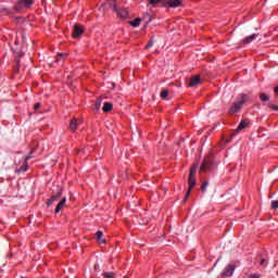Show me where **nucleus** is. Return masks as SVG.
Masks as SVG:
<instances>
[{"mask_svg":"<svg viewBox=\"0 0 278 278\" xmlns=\"http://www.w3.org/2000/svg\"><path fill=\"white\" fill-rule=\"evenodd\" d=\"M34 4V0H18L14 4V10L18 13H23Z\"/></svg>","mask_w":278,"mask_h":278,"instance_id":"nucleus-3","label":"nucleus"},{"mask_svg":"<svg viewBox=\"0 0 278 278\" xmlns=\"http://www.w3.org/2000/svg\"><path fill=\"white\" fill-rule=\"evenodd\" d=\"M154 45V41L153 40H150L148 41V43L146 45L144 49H151V47H153Z\"/></svg>","mask_w":278,"mask_h":278,"instance_id":"nucleus-25","label":"nucleus"},{"mask_svg":"<svg viewBox=\"0 0 278 278\" xmlns=\"http://www.w3.org/2000/svg\"><path fill=\"white\" fill-rule=\"evenodd\" d=\"M268 108L274 110V111H278L277 104H268Z\"/></svg>","mask_w":278,"mask_h":278,"instance_id":"nucleus-28","label":"nucleus"},{"mask_svg":"<svg viewBox=\"0 0 278 278\" xmlns=\"http://www.w3.org/2000/svg\"><path fill=\"white\" fill-rule=\"evenodd\" d=\"M248 125H249V122L247 119L241 121L240 125L236 129V132L243 130L244 128L248 127Z\"/></svg>","mask_w":278,"mask_h":278,"instance_id":"nucleus-17","label":"nucleus"},{"mask_svg":"<svg viewBox=\"0 0 278 278\" xmlns=\"http://www.w3.org/2000/svg\"><path fill=\"white\" fill-rule=\"evenodd\" d=\"M184 3V0H165V4L169 8H178L181 7Z\"/></svg>","mask_w":278,"mask_h":278,"instance_id":"nucleus-8","label":"nucleus"},{"mask_svg":"<svg viewBox=\"0 0 278 278\" xmlns=\"http://www.w3.org/2000/svg\"><path fill=\"white\" fill-rule=\"evenodd\" d=\"M31 157H33V151L28 154V156H26L24 165H22L20 169H17L18 173H26L28 170L27 161L31 160Z\"/></svg>","mask_w":278,"mask_h":278,"instance_id":"nucleus-9","label":"nucleus"},{"mask_svg":"<svg viewBox=\"0 0 278 278\" xmlns=\"http://www.w3.org/2000/svg\"><path fill=\"white\" fill-rule=\"evenodd\" d=\"M197 165H192L189 172V178H188V190L186 193V197L184 199V202H187L188 198L190 197V193L192 192V189L197 186Z\"/></svg>","mask_w":278,"mask_h":278,"instance_id":"nucleus-1","label":"nucleus"},{"mask_svg":"<svg viewBox=\"0 0 278 278\" xmlns=\"http://www.w3.org/2000/svg\"><path fill=\"white\" fill-rule=\"evenodd\" d=\"M274 92L278 96V86L274 87Z\"/></svg>","mask_w":278,"mask_h":278,"instance_id":"nucleus-32","label":"nucleus"},{"mask_svg":"<svg viewBox=\"0 0 278 278\" xmlns=\"http://www.w3.org/2000/svg\"><path fill=\"white\" fill-rule=\"evenodd\" d=\"M161 0H149V3L152 5L159 4Z\"/></svg>","mask_w":278,"mask_h":278,"instance_id":"nucleus-27","label":"nucleus"},{"mask_svg":"<svg viewBox=\"0 0 278 278\" xmlns=\"http://www.w3.org/2000/svg\"><path fill=\"white\" fill-rule=\"evenodd\" d=\"M68 54L67 53H58L56 55V63L61 61V59H67Z\"/></svg>","mask_w":278,"mask_h":278,"instance_id":"nucleus-21","label":"nucleus"},{"mask_svg":"<svg viewBox=\"0 0 278 278\" xmlns=\"http://www.w3.org/2000/svg\"><path fill=\"white\" fill-rule=\"evenodd\" d=\"M144 17H148V21H147V23H150L152 20L150 18V15L149 14H147Z\"/></svg>","mask_w":278,"mask_h":278,"instance_id":"nucleus-33","label":"nucleus"},{"mask_svg":"<svg viewBox=\"0 0 278 278\" xmlns=\"http://www.w3.org/2000/svg\"><path fill=\"white\" fill-rule=\"evenodd\" d=\"M110 7L113 8V10L117 13V15L121 17V18H126L128 16V11L126 9H121L118 10L116 4H115V0H111L109 2Z\"/></svg>","mask_w":278,"mask_h":278,"instance_id":"nucleus-5","label":"nucleus"},{"mask_svg":"<svg viewBox=\"0 0 278 278\" xmlns=\"http://www.w3.org/2000/svg\"><path fill=\"white\" fill-rule=\"evenodd\" d=\"M81 124V121L77 119V118H73L70 123V129L72 131H76L78 126Z\"/></svg>","mask_w":278,"mask_h":278,"instance_id":"nucleus-12","label":"nucleus"},{"mask_svg":"<svg viewBox=\"0 0 278 278\" xmlns=\"http://www.w3.org/2000/svg\"><path fill=\"white\" fill-rule=\"evenodd\" d=\"M66 202H67V198L66 197L62 198L61 201L56 204L54 208V213L59 214L63 210Z\"/></svg>","mask_w":278,"mask_h":278,"instance_id":"nucleus-10","label":"nucleus"},{"mask_svg":"<svg viewBox=\"0 0 278 278\" xmlns=\"http://www.w3.org/2000/svg\"><path fill=\"white\" fill-rule=\"evenodd\" d=\"M271 208L277 211L278 210V200H273L271 201Z\"/></svg>","mask_w":278,"mask_h":278,"instance_id":"nucleus-22","label":"nucleus"},{"mask_svg":"<svg viewBox=\"0 0 278 278\" xmlns=\"http://www.w3.org/2000/svg\"><path fill=\"white\" fill-rule=\"evenodd\" d=\"M227 142H230V139H228Z\"/></svg>","mask_w":278,"mask_h":278,"instance_id":"nucleus-36","label":"nucleus"},{"mask_svg":"<svg viewBox=\"0 0 278 278\" xmlns=\"http://www.w3.org/2000/svg\"><path fill=\"white\" fill-rule=\"evenodd\" d=\"M40 108H41L40 102H37V103L35 104V110L37 111V110H39Z\"/></svg>","mask_w":278,"mask_h":278,"instance_id":"nucleus-30","label":"nucleus"},{"mask_svg":"<svg viewBox=\"0 0 278 278\" xmlns=\"http://www.w3.org/2000/svg\"><path fill=\"white\" fill-rule=\"evenodd\" d=\"M81 34H84V27L79 24H76L74 26L73 37L78 38L79 36H81Z\"/></svg>","mask_w":278,"mask_h":278,"instance_id":"nucleus-11","label":"nucleus"},{"mask_svg":"<svg viewBox=\"0 0 278 278\" xmlns=\"http://www.w3.org/2000/svg\"><path fill=\"white\" fill-rule=\"evenodd\" d=\"M258 97L261 102H268L270 100V97L265 92H260Z\"/></svg>","mask_w":278,"mask_h":278,"instance_id":"nucleus-18","label":"nucleus"},{"mask_svg":"<svg viewBox=\"0 0 278 278\" xmlns=\"http://www.w3.org/2000/svg\"><path fill=\"white\" fill-rule=\"evenodd\" d=\"M250 278H260V275L253 274V275H250Z\"/></svg>","mask_w":278,"mask_h":278,"instance_id":"nucleus-31","label":"nucleus"},{"mask_svg":"<svg viewBox=\"0 0 278 278\" xmlns=\"http://www.w3.org/2000/svg\"><path fill=\"white\" fill-rule=\"evenodd\" d=\"M103 277L104 278H115V274L114 273H104Z\"/></svg>","mask_w":278,"mask_h":278,"instance_id":"nucleus-24","label":"nucleus"},{"mask_svg":"<svg viewBox=\"0 0 278 278\" xmlns=\"http://www.w3.org/2000/svg\"><path fill=\"white\" fill-rule=\"evenodd\" d=\"M112 110H113V104H112V102H104L102 111H103L104 113H109V112H111Z\"/></svg>","mask_w":278,"mask_h":278,"instance_id":"nucleus-16","label":"nucleus"},{"mask_svg":"<svg viewBox=\"0 0 278 278\" xmlns=\"http://www.w3.org/2000/svg\"><path fill=\"white\" fill-rule=\"evenodd\" d=\"M235 270H236V265L235 264L228 265L224 269V271L222 273V278H230V277H232Z\"/></svg>","mask_w":278,"mask_h":278,"instance_id":"nucleus-6","label":"nucleus"},{"mask_svg":"<svg viewBox=\"0 0 278 278\" xmlns=\"http://www.w3.org/2000/svg\"><path fill=\"white\" fill-rule=\"evenodd\" d=\"M62 198V191H58L55 194L51 195L47 201V206H51L53 203L59 202Z\"/></svg>","mask_w":278,"mask_h":278,"instance_id":"nucleus-7","label":"nucleus"},{"mask_svg":"<svg viewBox=\"0 0 278 278\" xmlns=\"http://www.w3.org/2000/svg\"><path fill=\"white\" fill-rule=\"evenodd\" d=\"M260 265L261 266H267V262L265 258H262L261 262H260Z\"/></svg>","mask_w":278,"mask_h":278,"instance_id":"nucleus-29","label":"nucleus"},{"mask_svg":"<svg viewBox=\"0 0 278 278\" xmlns=\"http://www.w3.org/2000/svg\"><path fill=\"white\" fill-rule=\"evenodd\" d=\"M201 84V80H200V76L199 75H195L193 77H191L190 81H189V87L192 88V87H197L198 85Z\"/></svg>","mask_w":278,"mask_h":278,"instance_id":"nucleus-13","label":"nucleus"},{"mask_svg":"<svg viewBox=\"0 0 278 278\" xmlns=\"http://www.w3.org/2000/svg\"><path fill=\"white\" fill-rule=\"evenodd\" d=\"M235 136V134H231V137H233Z\"/></svg>","mask_w":278,"mask_h":278,"instance_id":"nucleus-35","label":"nucleus"},{"mask_svg":"<svg viewBox=\"0 0 278 278\" xmlns=\"http://www.w3.org/2000/svg\"><path fill=\"white\" fill-rule=\"evenodd\" d=\"M141 18H137L131 22L132 27H138L140 25Z\"/></svg>","mask_w":278,"mask_h":278,"instance_id":"nucleus-23","label":"nucleus"},{"mask_svg":"<svg viewBox=\"0 0 278 278\" xmlns=\"http://www.w3.org/2000/svg\"><path fill=\"white\" fill-rule=\"evenodd\" d=\"M260 35L258 34H252L243 39V43H251L253 40H255Z\"/></svg>","mask_w":278,"mask_h":278,"instance_id":"nucleus-15","label":"nucleus"},{"mask_svg":"<svg viewBox=\"0 0 278 278\" xmlns=\"http://www.w3.org/2000/svg\"><path fill=\"white\" fill-rule=\"evenodd\" d=\"M213 166H214L213 155H207L203 160V163H202V165L200 167V172H202V173L211 172V170H213Z\"/></svg>","mask_w":278,"mask_h":278,"instance_id":"nucleus-4","label":"nucleus"},{"mask_svg":"<svg viewBox=\"0 0 278 278\" xmlns=\"http://www.w3.org/2000/svg\"><path fill=\"white\" fill-rule=\"evenodd\" d=\"M238 102H233L232 106L229 110L230 114L238 113L241 109L242 105L248 101L249 96L248 94H240L238 98Z\"/></svg>","mask_w":278,"mask_h":278,"instance_id":"nucleus-2","label":"nucleus"},{"mask_svg":"<svg viewBox=\"0 0 278 278\" xmlns=\"http://www.w3.org/2000/svg\"><path fill=\"white\" fill-rule=\"evenodd\" d=\"M168 94H169L168 89H162L160 97H161V99H167Z\"/></svg>","mask_w":278,"mask_h":278,"instance_id":"nucleus-20","label":"nucleus"},{"mask_svg":"<svg viewBox=\"0 0 278 278\" xmlns=\"http://www.w3.org/2000/svg\"><path fill=\"white\" fill-rule=\"evenodd\" d=\"M207 186H208V181H204L202 184V187H201L202 192H205Z\"/></svg>","mask_w":278,"mask_h":278,"instance_id":"nucleus-26","label":"nucleus"},{"mask_svg":"<svg viewBox=\"0 0 278 278\" xmlns=\"http://www.w3.org/2000/svg\"><path fill=\"white\" fill-rule=\"evenodd\" d=\"M101 103H102V98L101 97L97 98L94 104H92V106H91V110L93 112H98L101 108Z\"/></svg>","mask_w":278,"mask_h":278,"instance_id":"nucleus-14","label":"nucleus"},{"mask_svg":"<svg viewBox=\"0 0 278 278\" xmlns=\"http://www.w3.org/2000/svg\"><path fill=\"white\" fill-rule=\"evenodd\" d=\"M2 11L8 12L10 14V11L8 9H3Z\"/></svg>","mask_w":278,"mask_h":278,"instance_id":"nucleus-34","label":"nucleus"},{"mask_svg":"<svg viewBox=\"0 0 278 278\" xmlns=\"http://www.w3.org/2000/svg\"><path fill=\"white\" fill-rule=\"evenodd\" d=\"M102 236H103V232H102V231H98V232L96 233V237H97V240L99 241V243L105 244V240L102 239Z\"/></svg>","mask_w":278,"mask_h":278,"instance_id":"nucleus-19","label":"nucleus"}]
</instances>
